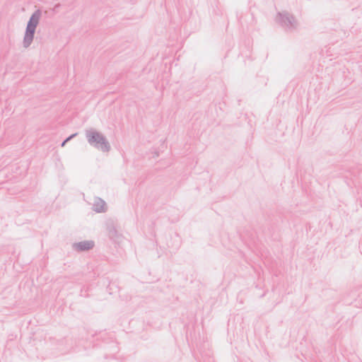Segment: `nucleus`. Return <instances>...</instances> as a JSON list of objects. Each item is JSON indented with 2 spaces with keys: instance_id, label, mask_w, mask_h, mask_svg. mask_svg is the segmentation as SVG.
Segmentation results:
<instances>
[{
  "instance_id": "obj_1",
  "label": "nucleus",
  "mask_w": 362,
  "mask_h": 362,
  "mask_svg": "<svg viewBox=\"0 0 362 362\" xmlns=\"http://www.w3.org/2000/svg\"><path fill=\"white\" fill-rule=\"evenodd\" d=\"M39 18H40V13L39 12L35 13L30 19V21L28 24L27 29L29 30H31V31L35 30V28L38 23Z\"/></svg>"
},
{
  "instance_id": "obj_2",
  "label": "nucleus",
  "mask_w": 362,
  "mask_h": 362,
  "mask_svg": "<svg viewBox=\"0 0 362 362\" xmlns=\"http://www.w3.org/2000/svg\"><path fill=\"white\" fill-rule=\"evenodd\" d=\"M93 247V243L91 241H83L75 245L77 250H88Z\"/></svg>"
},
{
  "instance_id": "obj_3",
  "label": "nucleus",
  "mask_w": 362,
  "mask_h": 362,
  "mask_svg": "<svg viewBox=\"0 0 362 362\" xmlns=\"http://www.w3.org/2000/svg\"><path fill=\"white\" fill-rule=\"evenodd\" d=\"M88 141L90 144H100L103 141L102 136L96 132H92L88 136Z\"/></svg>"
},
{
  "instance_id": "obj_4",
  "label": "nucleus",
  "mask_w": 362,
  "mask_h": 362,
  "mask_svg": "<svg viewBox=\"0 0 362 362\" xmlns=\"http://www.w3.org/2000/svg\"><path fill=\"white\" fill-rule=\"evenodd\" d=\"M35 30H26L25 38H24V42L25 44V46H28L31 41L33 40V35H34Z\"/></svg>"
},
{
  "instance_id": "obj_5",
  "label": "nucleus",
  "mask_w": 362,
  "mask_h": 362,
  "mask_svg": "<svg viewBox=\"0 0 362 362\" xmlns=\"http://www.w3.org/2000/svg\"><path fill=\"white\" fill-rule=\"evenodd\" d=\"M69 139H69H67L66 141H64L63 142V144H62V146H64V145L65 144V143H66Z\"/></svg>"
}]
</instances>
